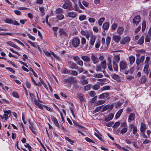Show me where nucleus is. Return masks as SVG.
Listing matches in <instances>:
<instances>
[{
	"label": "nucleus",
	"instance_id": "f257e3e1",
	"mask_svg": "<svg viewBox=\"0 0 151 151\" xmlns=\"http://www.w3.org/2000/svg\"><path fill=\"white\" fill-rule=\"evenodd\" d=\"M72 45L75 47H77L80 43V40L78 37L73 38L72 40Z\"/></svg>",
	"mask_w": 151,
	"mask_h": 151
},
{
	"label": "nucleus",
	"instance_id": "f03ea898",
	"mask_svg": "<svg viewBox=\"0 0 151 151\" xmlns=\"http://www.w3.org/2000/svg\"><path fill=\"white\" fill-rule=\"evenodd\" d=\"M62 7L65 9H68L70 10H72V5L70 1H66L62 6Z\"/></svg>",
	"mask_w": 151,
	"mask_h": 151
},
{
	"label": "nucleus",
	"instance_id": "7ed1b4c3",
	"mask_svg": "<svg viewBox=\"0 0 151 151\" xmlns=\"http://www.w3.org/2000/svg\"><path fill=\"white\" fill-rule=\"evenodd\" d=\"M114 105L113 104H108L104 106L101 110V111L104 112L107 110H108V111L110 112L113 109Z\"/></svg>",
	"mask_w": 151,
	"mask_h": 151
},
{
	"label": "nucleus",
	"instance_id": "20e7f679",
	"mask_svg": "<svg viewBox=\"0 0 151 151\" xmlns=\"http://www.w3.org/2000/svg\"><path fill=\"white\" fill-rule=\"evenodd\" d=\"M4 21L6 23L10 24H12L16 25L19 26L20 25L19 23H18L16 21H13L10 19H6L4 20Z\"/></svg>",
	"mask_w": 151,
	"mask_h": 151
},
{
	"label": "nucleus",
	"instance_id": "39448f33",
	"mask_svg": "<svg viewBox=\"0 0 151 151\" xmlns=\"http://www.w3.org/2000/svg\"><path fill=\"white\" fill-rule=\"evenodd\" d=\"M91 60L93 64H96L99 62V60L97 56L95 54H91Z\"/></svg>",
	"mask_w": 151,
	"mask_h": 151
},
{
	"label": "nucleus",
	"instance_id": "423d86ee",
	"mask_svg": "<svg viewBox=\"0 0 151 151\" xmlns=\"http://www.w3.org/2000/svg\"><path fill=\"white\" fill-rule=\"evenodd\" d=\"M63 81L65 82V84L68 83H75L76 80L75 79L74 77L71 76L67 79H64Z\"/></svg>",
	"mask_w": 151,
	"mask_h": 151
},
{
	"label": "nucleus",
	"instance_id": "0eeeda50",
	"mask_svg": "<svg viewBox=\"0 0 151 151\" xmlns=\"http://www.w3.org/2000/svg\"><path fill=\"white\" fill-rule=\"evenodd\" d=\"M96 39V36L91 34L90 35V45L91 46V47L93 46L94 45V43L95 42V41Z\"/></svg>",
	"mask_w": 151,
	"mask_h": 151
},
{
	"label": "nucleus",
	"instance_id": "6e6552de",
	"mask_svg": "<svg viewBox=\"0 0 151 151\" xmlns=\"http://www.w3.org/2000/svg\"><path fill=\"white\" fill-rule=\"evenodd\" d=\"M140 21V16L137 15L133 19V22L134 25L137 26Z\"/></svg>",
	"mask_w": 151,
	"mask_h": 151
},
{
	"label": "nucleus",
	"instance_id": "1a4fd4ad",
	"mask_svg": "<svg viewBox=\"0 0 151 151\" xmlns=\"http://www.w3.org/2000/svg\"><path fill=\"white\" fill-rule=\"evenodd\" d=\"M4 118H5V120L6 121L10 117L11 112L10 110L5 111V110H4Z\"/></svg>",
	"mask_w": 151,
	"mask_h": 151
},
{
	"label": "nucleus",
	"instance_id": "9d476101",
	"mask_svg": "<svg viewBox=\"0 0 151 151\" xmlns=\"http://www.w3.org/2000/svg\"><path fill=\"white\" fill-rule=\"evenodd\" d=\"M127 67V64L125 61H121L119 63L120 70H124Z\"/></svg>",
	"mask_w": 151,
	"mask_h": 151
},
{
	"label": "nucleus",
	"instance_id": "9b49d317",
	"mask_svg": "<svg viewBox=\"0 0 151 151\" xmlns=\"http://www.w3.org/2000/svg\"><path fill=\"white\" fill-rule=\"evenodd\" d=\"M121 39V37L120 35H113V40L117 43L119 42Z\"/></svg>",
	"mask_w": 151,
	"mask_h": 151
},
{
	"label": "nucleus",
	"instance_id": "f8f14e48",
	"mask_svg": "<svg viewBox=\"0 0 151 151\" xmlns=\"http://www.w3.org/2000/svg\"><path fill=\"white\" fill-rule=\"evenodd\" d=\"M130 39L129 37H126L120 41L121 44L124 45L127 43H128L130 41Z\"/></svg>",
	"mask_w": 151,
	"mask_h": 151
},
{
	"label": "nucleus",
	"instance_id": "ddd939ff",
	"mask_svg": "<svg viewBox=\"0 0 151 151\" xmlns=\"http://www.w3.org/2000/svg\"><path fill=\"white\" fill-rule=\"evenodd\" d=\"M146 128V126L143 123H141V124L140 129L141 133H144V132H145Z\"/></svg>",
	"mask_w": 151,
	"mask_h": 151
},
{
	"label": "nucleus",
	"instance_id": "4468645a",
	"mask_svg": "<svg viewBox=\"0 0 151 151\" xmlns=\"http://www.w3.org/2000/svg\"><path fill=\"white\" fill-rule=\"evenodd\" d=\"M68 16L71 18H75L77 16L76 13L73 12H70L68 13Z\"/></svg>",
	"mask_w": 151,
	"mask_h": 151
},
{
	"label": "nucleus",
	"instance_id": "2eb2a0df",
	"mask_svg": "<svg viewBox=\"0 0 151 151\" xmlns=\"http://www.w3.org/2000/svg\"><path fill=\"white\" fill-rule=\"evenodd\" d=\"M124 31V28L123 27H118L116 33L120 35L123 34Z\"/></svg>",
	"mask_w": 151,
	"mask_h": 151
},
{
	"label": "nucleus",
	"instance_id": "dca6fc26",
	"mask_svg": "<svg viewBox=\"0 0 151 151\" xmlns=\"http://www.w3.org/2000/svg\"><path fill=\"white\" fill-rule=\"evenodd\" d=\"M114 116V114H113L110 113L107 117L105 118V121L106 122H108L111 120L113 118Z\"/></svg>",
	"mask_w": 151,
	"mask_h": 151
},
{
	"label": "nucleus",
	"instance_id": "f3484780",
	"mask_svg": "<svg viewBox=\"0 0 151 151\" xmlns=\"http://www.w3.org/2000/svg\"><path fill=\"white\" fill-rule=\"evenodd\" d=\"M109 96V93H103L100 95L99 96V99H103L105 98H107Z\"/></svg>",
	"mask_w": 151,
	"mask_h": 151
},
{
	"label": "nucleus",
	"instance_id": "a211bd4d",
	"mask_svg": "<svg viewBox=\"0 0 151 151\" xmlns=\"http://www.w3.org/2000/svg\"><path fill=\"white\" fill-rule=\"evenodd\" d=\"M77 97L81 101H83L85 100V98L83 97V95L81 93H78L77 94Z\"/></svg>",
	"mask_w": 151,
	"mask_h": 151
},
{
	"label": "nucleus",
	"instance_id": "6ab92c4d",
	"mask_svg": "<svg viewBox=\"0 0 151 151\" xmlns=\"http://www.w3.org/2000/svg\"><path fill=\"white\" fill-rule=\"evenodd\" d=\"M100 66L103 69H105L106 68V63L105 60H104L101 62Z\"/></svg>",
	"mask_w": 151,
	"mask_h": 151
},
{
	"label": "nucleus",
	"instance_id": "aec40b11",
	"mask_svg": "<svg viewBox=\"0 0 151 151\" xmlns=\"http://www.w3.org/2000/svg\"><path fill=\"white\" fill-rule=\"evenodd\" d=\"M149 67V65L148 64H146L145 66L143 71L144 72L146 73L147 75H148V68Z\"/></svg>",
	"mask_w": 151,
	"mask_h": 151
},
{
	"label": "nucleus",
	"instance_id": "412c9836",
	"mask_svg": "<svg viewBox=\"0 0 151 151\" xmlns=\"http://www.w3.org/2000/svg\"><path fill=\"white\" fill-rule=\"evenodd\" d=\"M129 60L130 65H132L135 60V57L133 56H130L129 57Z\"/></svg>",
	"mask_w": 151,
	"mask_h": 151
},
{
	"label": "nucleus",
	"instance_id": "4be33fe9",
	"mask_svg": "<svg viewBox=\"0 0 151 151\" xmlns=\"http://www.w3.org/2000/svg\"><path fill=\"white\" fill-rule=\"evenodd\" d=\"M81 58L83 60L86 62L89 61L90 60V57L86 55L82 56Z\"/></svg>",
	"mask_w": 151,
	"mask_h": 151
},
{
	"label": "nucleus",
	"instance_id": "5701e85b",
	"mask_svg": "<svg viewBox=\"0 0 151 151\" xmlns=\"http://www.w3.org/2000/svg\"><path fill=\"white\" fill-rule=\"evenodd\" d=\"M135 118V115L134 113H131L129 115L128 118V121H133Z\"/></svg>",
	"mask_w": 151,
	"mask_h": 151
},
{
	"label": "nucleus",
	"instance_id": "b1692460",
	"mask_svg": "<svg viewBox=\"0 0 151 151\" xmlns=\"http://www.w3.org/2000/svg\"><path fill=\"white\" fill-rule=\"evenodd\" d=\"M59 33L60 36H65L66 35V33L65 32L64 30L63 29L60 28L59 30Z\"/></svg>",
	"mask_w": 151,
	"mask_h": 151
},
{
	"label": "nucleus",
	"instance_id": "393cba45",
	"mask_svg": "<svg viewBox=\"0 0 151 151\" xmlns=\"http://www.w3.org/2000/svg\"><path fill=\"white\" fill-rule=\"evenodd\" d=\"M100 83H97V84L94 85L93 87V89L94 90H97L100 88Z\"/></svg>",
	"mask_w": 151,
	"mask_h": 151
},
{
	"label": "nucleus",
	"instance_id": "a878e982",
	"mask_svg": "<svg viewBox=\"0 0 151 151\" xmlns=\"http://www.w3.org/2000/svg\"><path fill=\"white\" fill-rule=\"evenodd\" d=\"M144 37L143 36H142L140 39L139 40L137 44L139 45H142L144 42Z\"/></svg>",
	"mask_w": 151,
	"mask_h": 151
},
{
	"label": "nucleus",
	"instance_id": "bb28decb",
	"mask_svg": "<svg viewBox=\"0 0 151 151\" xmlns=\"http://www.w3.org/2000/svg\"><path fill=\"white\" fill-rule=\"evenodd\" d=\"M102 27L105 30L108 29L109 27V23L108 22L105 23L103 24Z\"/></svg>",
	"mask_w": 151,
	"mask_h": 151
},
{
	"label": "nucleus",
	"instance_id": "cd10ccee",
	"mask_svg": "<svg viewBox=\"0 0 151 151\" xmlns=\"http://www.w3.org/2000/svg\"><path fill=\"white\" fill-rule=\"evenodd\" d=\"M113 68L114 70L117 71L118 70V66L117 64L115 61H113Z\"/></svg>",
	"mask_w": 151,
	"mask_h": 151
},
{
	"label": "nucleus",
	"instance_id": "c85d7f7f",
	"mask_svg": "<svg viewBox=\"0 0 151 151\" xmlns=\"http://www.w3.org/2000/svg\"><path fill=\"white\" fill-rule=\"evenodd\" d=\"M123 111V109H121L119 111L116 113L115 115V118L116 119H117L121 115V114Z\"/></svg>",
	"mask_w": 151,
	"mask_h": 151
},
{
	"label": "nucleus",
	"instance_id": "c756f323",
	"mask_svg": "<svg viewBox=\"0 0 151 151\" xmlns=\"http://www.w3.org/2000/svg\"><path fill=\"white\" fill-rule=\"evenodd\" d=\"M72 69H77L78 67L77 65L75 63H72L69 67Z\"/></svg>",
	"mask_w": 151,
	"mask_h": 151
},
{
	"label": "nucleus",
	"instance_id": "7c9ffc66",
	"mask_svg": "<svg viewBox=\"0 0 151 151\" xmlns=\"http://www.w3.org/2000/svg\"><path fill=\"white\" fill-rule=\"evenodd\" d=\"M29 122L30 124V125H31V126H29V129L34 134L36 135V132L35 131V129L33 127L32 124L30 122V121H29Z\"/></svg>",
	"mask_w": 151,
	"mask_h": 151
},
{
	"label": "nucleus",
	"instance_id": "2f4dec72",
	"mask_svg": "<svg viewBox=\"0 0 151 151\" xmlns=\"http://www.w3.org/2000/svg\"><path fill=\"white\" fill-rule=\"evenodd\" d=\"M105 102V101L104 100H99L97 101L95 103L96 106L99 105L104 104Z\"/></svg>",
	"mask_w": 151,
	"mask_h": 151
},
{
	"label": "nucleus",
	"instance_id": "473e14b6",
	"mask_svg": "<svg viewBox=\"0 0 151 151\" xmlns=\"http://www.w3.org/2000/svg\"><path fill=\"white\" fill-rule=\"evenodd\" d=\"M111 77L113 79L116 80L117 81H118L119 80L120 78L118 75L115 74H112Z\"/></svg>",
	"mask_w": 151,
	"mask_h": 151
},
{
	"label": "nucleus",
	"instance_id": "72a5a7b5",
	"mask_svg": "<svg viewBox=\"0 0 151 151\" xmlns=\"http://www.w3.org/2000/svg\"><path fill=\"white\" fill-rule=\"evenodd\" d=\"M147 81V79L145 76H142L141 78V82L142 83H145Z\"/></svg>",
	"mask_w": 151,
	"mask_h": 151
},
{
	"label": "nucleus",
	"instance_id": "f704fd0d",
	"mask_svg": "<svg viewBox=\"0 0 151 151\" xmlns=\"http://www.w3.org/2000/svg\"><path fill=\"white\" fill-rule=\"evenodd\" d=\"M146 22L145 21H143L142 24V31H144L146 28Z\"/></svg>",
	"mask_w": 151,
	"mask_h": 151
},
{
	"label": "nucleus",
	"instance_id": "c9c22d12",
	"mask_svg": "<svg viewBox=\"0 0 151 151\" xmlns=\"http://www.w3.org/2000/svg\"><path fill=\"white\" fill-rule=\"evenodd\" d=\"M63 10L60 8H58L55 11V13L56 14L61 13H63Z\"/></svg>",
	"mask_w": 151,
	"mask_h": 151
},
{
	"label": "nucleus",
	"instance_id": "e433bc0d",
	"mask_svg": "<svg viewBox=\"0 0 151 151\" xmlns=\"http://www.w3.org/2000/svg\"><path fill=\"white\" fill-rule=\"evenodd\" d=\"M117 24L116 23H114L112 25L111 27L112 31H114L116 29L117 27Z\"/></svg>",
	"mask_w": 151,
	"mask_h": 151
},
{
	"label": "nucleus",
	"instance_id": "4c0bfd02",
	"mask_svg": "<svg viewBox=\"0 0 151 151\" xmlns=\"http://www.w3.org/2000/svg\"><path fill=\"white\" fill-rule=\"evenodd\" d=\"M56 17L59 20H62L64 19V16L61 14L57 15L56 16Z\"/></svg>",
	"mask_w": 151,
	"mask_h": 151
},
{
	"label": "nucleus",
	"instance_id": "58836bf2",
	"mask_svg": "<svg viewBox=\"0 0 151 151\" xmlns=\"http://www.w3.org/2000/svg\"><path fill=\"white\" fill-rule=\"evenodd\" d=\"M105 19V18H101L98 21V24H99L100 26H101L103 22H104V20Z\"/></svg>",
	"mask_w": 151,
	"mask_h": 151
},
{
	"label": "nucleus",
	"instance_id": "ea45409f",
	"mask_svg": "<svg viewBox=\"0 0 151 151\" xmlns=\"http://www.w3.org/2000/svg\"><path fill=\"white\" fill-rule=\"evenodd\" d=\"M127 127H124L121 130V133L123 134L125 133L127 131Z\"/></svg>",
	"mask_w": 151,
	"mask_h": 151
},
{
	"label": "nucleus",
	"instance_id": "a19ab883",
	"mask_svg": "<svg viewBox=\"0 0 151 151\" xmlns=\"http://www.w3.org/2000/svg\"><path fill=\"white\" fill-rule=\"evenodd\" d=\"M110 86H104L102 88H101V90L103 91L104 90H108L110 89Z\"/></svg>",
	"mask_w": 151,
	"mask_h": 151
},
{
	"label": "nucleus",
	"instance_id": "79ce46f5",
	"mask_svg": "<svg viewBox=\"0 0 151 151\" xmlns=\"http://www.w3.org/2000/svg\"><path fill=\"white\" fill-rule=\"evenodd\" d=\"M111 41V37L109 36L107 37L106 39V44L107 46L109 45V44Z\"/></svg>",
	"mask_w": 151,
	"mask_h": 151
},
{
	"label": "nucleus",
	"instance_id": "37998d69",
	"mask_svg": "<svg viewBox=\"0 0 151 151\" xmlns=\"http://www.w3.org/2000/svg\"><path fill=\"white\" fill-rule=\"evenodd\" d=\"M94 76L97 78H100L103 77V75L101 73L95 74L94 75Z\"/></svg>",
	"mask_w": 151,
	"mask_h": 151
},
{
	"label": "nucleus",
	"instance_id": "c03bdc74",
	"mask_svg": "<svg viewBox=\"0 0 151 151\" xmlns=\"http://www.w3.org/2000/svg\"><path fill=\"white\" fill-rule=\"evenodd\" d=\"M114 59L115 62H118L120 60V58L119 55H117L114 57Z\"/></svg>",
	"mask_w": 151,
	"mask_h": 151
},
{
	"label": "nucleus",
	"instance_id": "a18cd8bd",
	"mask_svg": "<svg viewBox=\"0 0 151 151\" xmlns=\"http://www.w3.org/2000/svg\"><path fill=\"white\" fill-rule=\"evenodd\" d=\"M86 17L84 15H81L79 17V19L80 21H83L86 19Z\"/></svg>",
	"mask_w": 151,
	"mask_h": 151
},
{
	"label": "nucleus",
	"instance_id": "49530a36",
	"mask_svg": "<svg viewBox=\"0 0 151 151\" xmlns=\"http://www.w3.org/2000/svg\"><path fill=\"white\" fill-rule=\"evenodd\" d=\"M27 42L30 44L32 46L35 47H37V44L36 43H33L30 40H28Z\"/></svg>",
	"mask_w": 151,
	"mask_h": 151
},
{
	"label": "nucleus",
	"instance_id": "de8ad7c7",
	"mask_svg": "<svg viewBox=\"0 0 151 151\" xmlns=\"http://www.w3.org/2000/svg\"><path fill=\"white\" fill-rule=\"evenodd\" d=\"M150 37L151 36L147 35L145 38V42H149L150 41Z\"/></svg>",
	"mask_w": 151,
	"mask_h": 151
},
{
	"label": "nucleus",
	"instance_id": "09e8293b",
	"mask_svg": "<svg viewBox=\"0 0 151 151\" xmlns=\"http://www.w3.org/2000/svg\"><path fill=\"white\" fill-rule=\"evenodd\" d=\"M102 107L103 106H102L96 107L94 110V112L95 113H96L99 111L101 110Z\"/></svg>",
	"mask_w": 151,
	"mask_h": 151
},
{
	"label": "nucleus",
	"instance_id": "8fccbe9b",
	"mask_svg": "<svg viewBox=\"0 0 151 151\" xmlns=\"http://www.w3.org/2000/svg\"><path fill=\"white\" fill-rule=\"evenodd\" d=\"M91 85L88 84L84 87V89L86 91H88L91 88Z\"/></svg>",
	"mask_w": 151,
	"mask_h": 151
},
{
	"label": "nucleus",
	"instance_id": "3c124183",
	"mask_svg": "<svg viewBox=\"0 0 151 151\" xmlns=\"http://www.w3.org/2000/svg\"><path fill=\"white\" fill-rule=\"evenodd\" d=\"M111 64V63H107V65L108 69L109 70L111 71H112L113 68Z\"/></svg>",
	"mask_w": 151,
	"mask_h": 151
},
{
	"label": "nucleus",
	"instance_id": "603ef678",
	"mask_svg": "<svg viewBox=\"0 0 151 151\" xmlns=\"http://www.w3.org/2000/svg\"><path fill=\"white\" fill-rule=\"evenodd\" d=\"M70 71L68 70L65 68H64L63 69V71L62 72V73L67 74L70 73Z\"/></svg>",
	"mask_w": 151,
	"mask_h": 151
},
{
	"label": "nucleus",
	"instance_id": "864d4df0",
	"mask_svg": "<svg viewBox=\"0 0 151 151\" xmlns=\"http://www.w3.org/2000/svg\"><path fill=\"white\" fill-rule=\"evenodd\" d=\"M71 71V75L74 76H76L78 74V72L75 70H72Z\"/></svg>",
	"mask_w": 151,
	"mask_h": 151
},
{
	"label": "nucleus",
	"instance_id": "5fc2aeb1",
	"mask_svg": "<svg viewBox=\"0 0 151 151\" xmlns=\"http://www.w3.org/2000/svg\"><path fill=\"white\" fill-rule=\"evenodd\" d=\"M100 45V41H97L96 42V43L95 45V47L96 48H99Z\"/></svg>",
	"mask_w": 151,
	"mask_h": 151
},
{
	"label": "nucleus",
	"instance_id": "6e6d98bb",
	"mask_svg": "<svg viewBox=\"0 0 151 151\" xmlns=\"http://www.w3.org/2000/svg\"><path fill=\"white\" fill-rule=\"evenodd\" d=\"M102 68L99 65H96V71L98 72L101 70Z\"/></svg>",
	"mask_w": 151,
	"mask_h": 151
},
{
	"label": "nucleus",
	"instance_id": "4d7b16f0",
	"mask_svg": "<svg viewBox=\"0 0 151 151\" xmlns=\"http://www.w3.org/2000/svg\"><path fill=\"white\" fill-rule=\"evenodd\" d=\"M51 52L52 53V55L57 59L58 60H60V58H59V57L57 55L54 53L53 52Z\"/></svg>",
	"mask_w": 151,
	"mask_h": 151
},
{
	"label": "nucleus",
	"instance_id": "13d9d810",
	"mask_svg": "<svg viewBox=\"0 0 151 151\" xmlns=\"http://www.w3.org/2000/svg\"><path fill=\"white\" fill-rule=\"evenodd\" d=\"M86 43V40L84 37H82L81 38V43L82 45L85 44Z\"/></svg>",
	"mask_w": 151,
	"mask_h": 151
},
{
	"label": "nucleus",
	"instance_id": "bf43d9fd",
	"mask_svg": "<svg viewBox=\"0 0 151 151\" xmlns=\"http://www.w3.org/2000/svg\"><path fill=\"white\" fill-rule=\"evenodd\" d=\"M121 128H124V127H127V124L126 122H123L121 124L120 126Z\"/></svg>",
	"mask_w": 151,
	"mask_h": 151
},
{
	"label": "nucleus",
	"instance_id": "052dcab7",
	"mask_svg": "<svg viewBox=\"0 0 151 151\" xmlns=\"http://www.w3.org/2000/svg\"><path fill=\"white\" fill-rule=\"evenodd\" d=\"M99 135H98V134L96 133H95V135L101 141H102L103 140L101 138V135H100L99 134Z\"/></svg>",
	"mask_w": 151,
	"mask_h": 151
},
{
	"label": "nucleus",
	"instance_id": "680f3d73",
	"mask_svg": "<svg viewBox=\"0 0 151 151\" xmlns=\"http://www.w3.org/2000/svg\"><path fill=\"white\" fill-rule=\"evenodd\" d=\"M137 129L136 126H134L133 127V133L134 134H137Z\"/></svg>",
	"mask_w": 151,
	"mask_h": 151
},
{
	"label": "nucleus",
	"instance_id": "e2e57ef3",
	"mask_svg": "<svg viewBox=\"0 0 151 151\" xmlns=\"http://www.w3.org/2000/svg\"><path fill=\"white\" fill-rule=\"evenodd\" d=\"M88 20L90 23H94L95 21V19L92 18H89Z\"/></svg>",
	"mask_w": 151,
	"mask_h": 151
},
{
	"label": "nucleus",
	"instance_id": "0e129e2a",
	"mask_svg": "<svg viewBox=\"0 0 151 151\" xmlns=\"http://www.w3.org/2000/svg\"><path fill=\"white\" fill-rule=\"evenodd\" d=\"M6 68L13 73H15V71L12 68L10 67H6Z\"/></svg>",
	"mask_w": 151,
	"mask_h": 151
},
{
	"label": "nucleus",
	"instance_id": "69168bd1",
	"mask_svg": "<svg viewBox=\"0 0 151 151\" xmlns=\"http://www.w3.org/2000/svg\"><path fill=\"white\" fill-rule=\"evenodd\" d=\"M14 40L16 42L22 45V46H24V45L22 42H20L18 40L16 39H14Z\"/></svg>",
	"mask_w": 151,
	"mask_h": 151
},
{
	"label": "nucleus",
	"instance_id": "338daca9",
	"mask_svg": "<svg viewBox=\"0 0 151 151\" xmlns=\"http://www.w3.org/2000/svg\"><path fill=\"white\" fill-rule=\"evenodd\" d=\"M120 124V123L119 122H117L115 123L114 125L113 126V128H115L119 126Z\"/></svg>",
	"mask_w": 151,
	"mask_h": 151
},
{
	"label": "nucleus",
	"instance_id": "774afa93",
	"mask_svg": "<svg viewBox=\"0 0 151 151\" xmlns=\"http://www.w3.org/2000/svg\"><path fill=\"white\" fill-rule=\"evenodd\" d=\"M136 63L137 66H138L140 63H142V62L139 59L137 58L136 60Z\"/></svg>",
	"mask_w": 151,
	"mask_h": 151
}]
</instances>
